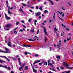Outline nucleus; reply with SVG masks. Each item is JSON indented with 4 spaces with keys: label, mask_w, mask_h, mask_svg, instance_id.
<instances>
[{
    "label": "nucleus",
    "mask_w": 73,
    "mask_h": 73,
    "mask_svg": "<svg viewBox=\"0 0 73 73\" xmlns=\"http://www.w3.org/2000/svg\"><path fill=\"white\" fill-rule=\"evenodd\" d=\"M0 67H2V68H4V66L3 65L0 64Z\"/></svg>",
    "instance_id": "42"
},
{
    "label": "nucleus",
    "mask_w": 73,
    "mask_h": 73,
    "mask_svg": "<svg viewBox=\"0 0 73 73\" xmlns=\"http://www.w3.org/2000/svg\"><path fill=\"white\" fill-rule=\"evenodd\" d=\"M0 62L1 63H5V61L3 60H1L0 59Z\"/></svg>",
    "instance_id": "10"
},
{
    "label": "nucleus",
    "mask_w": 73,
    "mask_h": 73,
    "mask_svg": "<svg viewBox=\"0 0 73 73\" xmlns=\"http://www.w3.org/2000/svg\"><path fill=\"white\" fill-rule=\"evenodd\" d=\"M19 22H17L16 24V25H19Z\"/></svg>",
    "instance_id": "43"
},
{
    "label": "nucleus",
    "mask_w": 73,
    "mask_h": 73,
    "mask_svg": "<svg viewBox=\"0 0 73 73\" xmlns=\"http://www.w3.org/2000/svg\"><path fill=\"white\" fill-rule=\"evenodd\" d=\"M50 51H51V50H52V47H50Z\"/></svg>",
    "instance_id": "54"
},
{
    "label": "nucleus",
    "mask_w": 73,
    "mask_h": 73,
    "mask_svg": "<svg viewBox=\"0 0 73 73\" xmlns=\"http://www.w3.org/2000/svg\"><path fill=\"white\" fill-rule=\"evenodd\" d=\"M33 71L34 72L36 73V72H37V70H35V68H34L33 69Z\"/></svg>",
    "instance_id": "20"
},
{
    "label": "nucleus",
    "mask_w": 73,
    "mask_h": 73,
    "mask_svg": "<svg viewBox=\"0 0 73 73\" xmlns=\"http://www.w3.org/2000/svg\"><path fill=\"white\" fill-rule=\"evenodd\" d=\"M57 68L58 70H59V71H60V68H59V67H57Z\"/></svg>",
    "instance_id": "46"
},
{
    "label": "nucleus",
    "mask_w": 73,
    "mask_h": 73,
    "mask_svg": "<svg viewBox=\"0 0 73 73\" xmlns=\"http://www.w3.org/2000/svg\"><path fill=\"white\" fill-rule=\"evenodd\" d=\"M23 32V30L22 29H20V31H19V32Z\"/></svg>",
    "instance_id": "53"
},
{
    "label": "nucleus",
    "mask_w": 73,
    "mask_h": 73,
    "mask_svg": "<svg viewBox=\"0 0 73 73\" xmlns=\"http://www.w3.org/2000/svg\"><path fill=\"white\" fill-rule=\"evenodd\" d=\"M4 68H5V69H8V67H7V66L6 65H5L4 66Z\"/></svg>",
    "instance_id": "21"
},
{
    "label": "nucleus",
    "mask_w": 73,
    "mask_h": 73,
    "mask_svg": "<svg viewBox=\"0 0 73 73\" xmlns=\"http://www.w3.org/2000/svg\"><path fill=\"white\" fill-rule=\"evenodd\" d=\"M32 20V19H30L29 20V23H31V20Z\"/></svg>",
    "instance_id": "35"
},
{
    "label": "nucleus",
    "mask_w": 73,
    "mask_h": 73,
    "mask_svg": "<svg viewBox=\"0 0 73 73\" xmlns=\"http://www.w3.org/2000/svg\"><path fill=\"white\" fill-rule=\"evenodd\" d=\"M29 11L30 12H33V11H32V10H29Z\"/></svg>",
    "instance_id": "52"
},
{
    "label": "nucleus",
    "mask_w": 73,
    "mask_h": 73,
    "mask_svg": "<svg viewBox=\"0 0 73 73\" xmlns=\"http://www.w3.org/2000/svg\"><path fill=\"white\" fill-rule=\"evenodd\" d=\"M54 31H57V29L55 27L54 28Z\"/></svg>",
    "instance_id": "34"
},
{
    "label": "nucleus",
    "mask_w": 73,
    "mask_h": 73,
    "mask_svg": "<svg viewBox=\"0 0 73 73\" xmlns=\"http://www.w3.org/2000/svg\"><path fill=\"white\" fill-rule=\"evenodd\" d=\"M11 26V25L10 24H8L6 26V27H10Z\"/></svg>",
    "instance_id": "11"
},
{
    "label": "nucleus",
    "mask_w": 73,
    "mask_h": 73,
    "mask_svg": "<svg viewBox=\"0 0 73 73\" xmlns=\"http://www.w3.org/2000/svg\"><path fill=\"white\" fill-rule=\"evenodd\" d=\"M28 54V52H25V55H27V54Z\"/></svg>",
    "instance_id": "50"
},
{
    "label": "nucleus",
    "mask_w": 73,
    "mask_h": 73,
    "mask_svg": "<svg viewBox=\"0 0 73 73\" xmlns=\"http://www.w3.org/2000/svg\"><path fill=\"white\" fill-rule=\"evenodd\" d=\"M23 45L24 47H26V46L27 47V45L26 44H23Z\"/></svg>",
    "instance_id": "45"
},
{
    "label": "nucleus",
    "mask_w": 73,
    "mask_h": 73,
    "mask_svg": "<svg viewBox=\"0 0 73 73\" xmlns=\"http://www.w3.org/2000/svg\"><path fill=\"white\" fill-rule=\"evenodd\" d=\"M47 39H48V38H46L44 40V41L45 42H46V40H47Z\"/></svg>",
    "instance_id": "41"
},
{
    "label": "nucleus",
    "mask_w": 73,
    "mask_h": 73,
    "mask_svg": "<svg viewBox=\"0 0 73 73\" xmlns=\"http://www.w3.org/2000/svg\"><path fill=\"white\" fill-rule=\"evenodd\" d=\"M41 15V12H38L36 13L35 15V16H40Z\"/></svg>",
    "instance_id": "7"
},
{
    "label": "nucleus",
    "mask_w": 73,
    "mask_h": 73,
    "mask_svg": "<svg viewBox=\"0 0 73 73\" xmlns=\"http://www.w3.org/2000/svg\"><path fill=\"white\" fill-rule=\"evenodd\" d=\"M18 28V27H17V28H15V29H14V30H16V29H17Z\"/></svg>",
    "instance_id": "62"
},
{
    "label": "nucleus",
    "mask_w": 73,
    "mask_h": 73,
    "mask_svg": "<svg viewBox=\"0 0 73 73\" xmlns=\"http://www.w3.org/2000/svg\"><path fill=\"white\" fill-rule=\"evenodd\" d=\"M31 9H34V7H31Z\"/></svg>",
    "instance_id": "59"
},
{
    "label": "nucleus",
    "mask_w": 73,
    "mask_h": 73,
    "mask_svg": "<svg viewBox=\"0 0 73 73\" xmlns=\"http://www.w3.org/2000/svg\"><path fill=\"white\" fill-rule=\"evenodd\" d=\"M60 69H63V70L64 69V68L62 67H61Z\"/></svg>",
    "instance_id": "56"
},
{
    "label": "nucleus",
    "mask_w": 73,
    "mask_h": 73,
    "mask_svg": "<svg viewBox=\"0 0 73 73\" xmlns=\"http://www.w3.org/2000/svg\"><path fill=\"white\" fill-rule=\"evenodd\" d=\"M24 68H22V67L21 66V67H19V70H20V71H21V69H23Z\"/></svg>",
    "instance_id": "18"
},
{
    "label": "nucleus",
    "mask_w": 73,
    "mask_h": 73,
    "mask_svg": "<svg viewBox=\"0 0 73 73\" xmlns=\"http://www.w3.org/2000/svg\"><path fill=\"white\" fill-rule=\"evenodd\" d=\"M48 13V11L46 10H45L44 11V13Z\"/></svg>",
    "instance_id": "13"
},
{
    "label": "nucleus",
    "mask_w": 73,
    "mask_h": 73,
    "mask_svg": "<svg viewBox=\"0 0 73 73\" xmlns=\"http://www.w3.org/2000/svg\"><path fill=\"white\" fill-rule=\"evenodd\" d=\"M27 47H31V46L30 45H27Z\"/></svg>",
    "instance_id": "40"
},
{
    "label": "nucleus",
    "mask_w": 73,
    "mask_h": 73,
    "mask_svg": "<svg viewBox=\"0 0 73 73\" xmlns=\"http://www.w3.org/2000/svg\"><path fill=\"white\" fill-rule=\"evenodd\" d=\"M28 66H25V70H28Z\"/></svg>",
    "instance_id": "16"
},
{
    "label": "nucleus",
    "mask_w": 73,
    "mask_h": 73,
    "mask_svg": "<svg viewBox=\"0 0 73 73\" xmlns=\"http://www.w3.org/2000/svg\"><path fill=\"white\" fill-rule=\"evenodd\" d=\"M48 64V63H47V62H44V64L45 65H46V66Z\"/></svg>",
    "instance_id": "26"
},
{
    "label": "nucleus",
    "mask_w": 73,
    "mask_h": 73,
    "mask_svg": "<svg viewBox=\"0 0 73 73\" xmlns=\"http://www.w3.org/2000/svg\"><path fill=\"white\" fill-rule=\"evenodd\" d=\"M9 41L7 43V45L11 47V46H12V45H11V39L10 38H9Z\"/></svg>",
    "instance_id": "1"
},
{
    "label": "nucleus",
    "mask_w": 73,
    "mask_h": 73,
    "mask_svg": "<svg viewBox=\"0 0 73 73\" xmlns=\"http://www.w3.org/2000/svg\"><path fill=\"white\" fill-rule=\"evenodd\" d=\"M5 50H6V51H7V52H8V51H9V49H7V48L5 47Z\"/></svg>",
    "instance_id": "27"
},
{
    "label": "nucleus",
    "mask_w": 73,
    "mask_h": 73,
    "mask_svg": "<svg viewBox=\"0 0 73 73\" xmlns=\"http://www.w3.org/2000/svg\"><path fill=\"white\" fill-rule=\"evenodd\" d=\"M63 65H64V66H66V68L67 67H69V65L67 64V63H66V62H64L63 64Z\"/></svg>",
    "instance_id": "2"
},
{
    "label": "nucleus",
    "mask_w": 73,
    "mask_h": 73,
    "mask_svg": "<svg viewBox=\"0 0 73 73\" xmlns=\"http://www.w3.org/2000/svg\"><path fill=\"white\" fill-rule=\"evenodd\" d=\"M3 57H4L5 59H7V57L5 56H3Z\"/></svg>",
    "instance_id": "51"
},
{
    "label": "nucleus",
    "mask_w": 73,
    "mask_h": 73,
    "mask_svg": "<svg viewBox=\"0 0 73 73\" xmlns=\"http://www.w3.org/2000/svg\"><path fill=\"white\" fill-rule=\"evenodd\" d=\"M25 64L24 63H23L22 64V65L21 66L22 68H24V66H25Z\"/></svg>",
    "instance_id": "14"
},
{
    "label": "nucleus",
    "mask_w": 73,
    "mask_h": 73,
    "mask_svg": "<svg viewBox=\"0 0 73 73\" xmlns=\"http://www.w3.org/2000/svg\"><path fill=\"white\" fill-rule=\"evenodd\" d=\"M31 32L34 33V32H35V31L34 30H31Z\"/></svg>",
    "instance_id": "22"
},
{
    "label": "nucleus",
    "mask_w": 73,
    "mask_h": 73,
    "mask_svg": "<svg viewBox=\"0 0 73 73\" xmlns=\"http://www.w3.org/2000/svg\"><path fill=\"white\" fill-rule=\"evenodd\" d=\"M19 10L20 11H21V12H22L23 13H24V11H23V10H22V9H19Z\"/></svg>",
    "instance_id": "28"
},
{
    "label": "nucleus",
    "mask_w": 73,
    "mask_h": 73,
    "mask_svg": "<svg viewBox=\"0 0 73 73\" xmlns=\"http://www.w3.org/2000/svg\"><path fill=\"white\" fill-rule=\"evenodd\" d=\"M5 51H3V50H0V52H1L2 53H5Z\"/></svg>",
    "instance_id": "15"
},
{
    "label": "nucleus",
    "mask_w": 73,
    "mask_h": 73,
    "mask_svg": "<svg viewBox=\"0 0 73 73\" xmlns=\"http://www.w3.org/2000/svg\"><path fill=\"white\" fill-rule=\"evenodd\" d=\"M71 38L70 37V38H67V41H69V40H70V39Z\"/></svg>",
    "instance_id": "38"
},
{
    "label": "nucleus",
    "mask_w": 73,
    "mask_h": 73,
    "mask_svg": "<svg viewBox=\"0 0 73 73\" xmlns=\"http://www.w3.org/2000/svg\"><path fill=\"white\" fill-rule=\"evenodd\" d=\"M38 62H40V60H36V61L34 62V63H33V64L35 65L36 63H38Z\"/></svg>",
    "instance_id": "8"
},
{
    "label": "nucleus",
    "mask_w": 73,
    "mask_h": 73,
    "mask_svg": "<svg viewBox=\"0 0 73 73\" xmlns=\"http://www.w3.org/2000/svg\"><path fill=\"white\" fill-rule=\"evenodd\" d=\"M62 27H64V28H66V27H65V25H64L63 24H62Z\"/></svg>",
    "instance_id": "47"
},
{
    "label": "nucleus",
    "mask_w": 73,
    "mask_h": 73,
    "mask_svg": "<svg viewBox=\"0 0 73 73\" xmlns=\"http://www.w3.org/2000/svg\"><path fill=\"white\" fill-rule=\"evenodd\" d=\"M43 28H44V32L45 34V35H48V33H47L46 32V29L45 28V27H43Z\"/></svg>",
    "instance_id": "6"
},
{
    "label": "nucleus",
    "mask_w": 73,
    "mask_h": 73,
    "mask_svg": "<svg viewBox=\"0 0 73 73\" xmlns=\"http://www.w3.org/2000/svg\"><path fill=\"white\" fill-rule=\"evenodd\" d=\"M48 73H53L52 72H51L50 71H49L48 72Z\"/></svg>",
    "instance_id": "61"
},
{
    "label": "nucleus",
    "mask_w": 73,
    "mask_h": 73,
    "mask_svg": "<svg viewBox=\"0 0 73 73\" xmlns=\"http://www.w3.org/2000/svg\"><path fill=\"white\" fill-rule=\"evenodd\" d=\"M19 64L20 65V66H21V62H20V61H19Z\"/></svg>",
    "instance_id": "37"
},
{
    "label": "nucleus",
    "mask_w": 73,
    "mask_h": 73,
    "mask_svg": "<svg viewBox=\"0 0 73 73\" xmlns=\"http://www.w3.org/2000/svg\"><path fill=\"white\" fill-rule=\"evenodd\" d=\"M8 13L9 15H12V13L9 11H8Z\"/></svg>",
    "instance_id": "19"
},
{
    "label": "nucleus",
    "mask_w": 73,
    "mask_h": 73,
    "mask_svg": "<svg viewBox=\"0 0 73 73\" xmlns=\"http://www.w3.org/2000/svg\"><path fill=\"white\" fill-rule=\"evenodd\" d=\"M5 16L6 17V18L7 19V20H10L11 19V18L10 17H8V16L7 15V14H5Z\"/></svg>",
    "instance_id": "4"
},
{
    "label": "nucleus",
    "mask_w": 73,
    "mask_h": 73,
    "mask_svg": "<svg viewBox=\"0 0 73 73\" xmlns=\"http://www.w3.org/2000/svg\"><path fill=\"white\" fill-rule=\"evenodd\" d=\"M22 26H23V27H24V28H26V27H25V25H22Z\"/></svg>",
    "instance_id": "36"
},
{
    "label": "nucleus",
    "mask_w": 73,
    "mask_h": 73,
    "mask_svg": "<svg viewBox=\"0 0 73 73\" xmlns=\"http://www.w3.org/2000/svg\"><path fill=\"white\" fill-rule=\"evenodd\" d=\"M36 9H38V6H36Z\"/></svg>",
    "instance_id": "49"
},
{
    "label": "nucleus",
    "mask_w": 73,
    "mask_h": 73,
    "mask_svg": "<svg viewBox=\"0 0 73 73\" xmlns=\"http://www.w3.org/2000/svg\"><path fill=\"white\" fill-rule=\"evenodd\" d=\"M57 12L59 13L60 15H61L62 14V17H64V16H65V15H64V14L63 13V12H59L58 11H57Z\"/></svg>",
    "instance_id": "3"
},
{
    "label": "nucleus",
    "mask_w": 73,
    "mask_h": 73,
    "mask_svg": "<svg viewBox=\"0 0 73 73\" xmlns=\"http://www.w3.org/2000/svg\"><path fill=\"white\" fill-rule=\"evenodd\" d=\"M57 46L58 47L59 49H60V46H62V45H61V43H60L59 44H57Z\"/></svg>",
    "instance_id": "5"
},
{
    "label": "nucleus",
    "mask_w": 73,
    "mask_h": 73,
    "mask_svg": "<svg viewBox=\"0 0 73 73\" xmlns=\"http://www.w3.org/2000/svg\"><path fill=\"white\" fill-rule=\"evenodd\" d=\"M29 41H34V40H33L32 39H29Z\"/></svg>",
    "instance_id": "24"
},
{
    "label": "nucleus",
    "mask_w": 73,
    "mask_h": 73,
    "mask_svg": "<svg viewBox=\"0 0 73 73\" xmlns=\"http://www.w3.org/2000/svg\"><path fill=\"white\" fill-rule=\"evenodd\" d=\"M66 30H67V31H69V29H68L67 28H66Z\"/></svg>",
    "instance_id": "60"
},
{
    "label": "nucleus",
    "mask_w": 73,
    "mask_h": 73,
    "mask_svg": "<svg viewBox=\"0 0 73 73\" xmlns=\"http://www.w3.org/2000/svg\"><path fill=\"white\" fill-rule=\"evenodd\" d=\"M8 8V10L9 11V9H11V8H10V6L8 7V6H7Z\"/></svg>",
    "instance_id": "29"
},
{
    "label": "nucleus",
    "mask_w": 73,
    "mask_h": 73,
    "mask_svg": "<svg viewBox=\"0 0 73 73\" xmlns=\"http://www.w3.org/2000/svg\"><path fill=\"white\" fill-rule=\"evenodd\" d=\"M70 70H69L68 71H66V72L65 73H70Z\"/></svg>",
    "instance_id": "33"
},
{
    "label": "nucleus",
    "mask_w": 73,
    "mask_h": 73,
    "mask_svg": "<svg viewBox=\"0 0 73 73\" xmlns=\"http://www.w3.org/2000/svg\"><path fill=\"white\" fill-rule=\"evenodd\" d=\"M62 9H63V10L64 11H65V9H64V8L63 7H62Z\"/></svg>",
    "instance_id": "57"
},
{
    "label": "nucleus",
    "mask_w": 73,
    "mask_h": 73,
    "mask_svg": "<svg viewBox=\"0 0 73 73\" xmlns=\"http://www.w3.org/2000/svg\"><path fill=\"white\" fill-rule=\"evenodd\" d=\"M6 59H7V61H8V62H9V61H10V60H9V59H8V58H7Z\"/></svg>",
    "instance_id": "44"
},
{
    "label": "nucleus",
    "mask_w": 73,
    "mask_h": 73,
    "mask_svg": "<svg viewBox=\"0 0 73 73\" xmlns=\"http://www.w3.org/2000/svg\"><path fill=\"white\" fill-rule=\"evenodd\" d=\"M23 6H26V4H25L23 3Z\"/></svg>",
    "instance_id": "55"
},
{
    "label": "nucleus",
    "mask_w": 73,
    "mask_h": 73,
    "mask_svg": "<svg viewBox=\"0 0 73 73\" xmlns=\"http://www.w3.org/2000/svg\"><path fill=\"white\" fill-rule=\"evenodd\" d=\"M48 62L49 63H50L49 62H50V60H49L48 61Z\"/></svg>",
    "instance_id": "63"
},
{
    "label": "nucleus",
    "mask_w": 73,
    "mask_h": 73,
    "mask_svg": "<svg viewBox=\"0 0 73 73\" xmlns=\"http://www.w3.org/2000/svg\"><path fill=\"white\" fill-rule=\"evenodd\" d=\"M21 22L22 23H24V21L23 20H22L21 21Z\"/></svg>",
    "instance_id": "48"
},
{
    "label": "nucleus",
    "mask_w": 73,
    "mask_h": 73,
    "mask_svg": "<svg viewBox=\"0 0 73 73\" xmlns=\"http://www.w3.org/2000/svg\"><path fill=\"white\" fill-rule=\"evenodd\" d=\"M56 15V14L55 13H54V15L53 16V19H54V20H55V16Z\"/></svg>",
    "instance_id": "30"
},
{
    "label": "nucleus",
    "mask_w": 73,
    "mask_h": 73,
    "mask_svg": "<svg viewBox=\"0 0 73 73\" xmlns=\"http://www.w3.org/2000/svg\"><path fill=\"white\" fill-rule=\"evenodd\" d=\"M48 1H49L51 3L52 5H54V3H53V2L52 1H50V0H48Z\"/></svg>",
    "instance_id": "12"
},
{
    "label": "nucleus",
    "mask_w": 73,
    "mask_h": 73,
    "mask_svg": "<svg viewBox=\"0 0 73 73\" xmlns=\"http://www.w3.org/2000/svg\"><path fill=\"white\" fill-rule=\"evenodd\" d=\"M56 58H58V59H60V56H57L56 57Z\"/></svg>",
    "instance_id": "25"
},
{
    "label": "nucleus",
    "mask_w": 73,
    "mask_h": 73,
    "mask_svg": "<svg viewBox=\"0 0 73 73\" xmlns=\"http://www.w3.org/2000/svg\"><path fill=\"white\" fill-rule=\"evenodd\" d=\"M38 32H39V30H38V31H37V34H38Z\"/></svg>",
    "instance_id": "58"
},
{
    "label": "nucleus",
    "mask_w": 73,
    "mask_h": 73,
    "mask_svg": "<svg viewBox=\"0 0 73 73\" xmlns=\"http://www.w3.org/2000/svg\"><path fill=\"white\" fill-rule=\"evenodd\" d=\"M11 73H14V72H13V71H11Z\"/></svg>",
    "instance_id": "64"
},
{
    "label": "nucleus",
    "mask_w": 73,
    "mask_h": 73,
    "mask_svg": "<svg viewBox=\"0 0 73 73\" xmlns=\"http://www.w3.org/2000/svg\"><path fill=\"white\" fill-rule=\"evenodd\" d=\"M38 54H35V57H38Z\"/></svg>",
    "instance_id": "31"
},
{
    "label": "nucleus",
    "mask_w": 73,
    "mask_h": 73,
    "mask_svg": "<svg viewBox=\"0 0 73 73\" xmlns=\"http://www.w3.org/2000/svg\"><path fill=\"white\" fill-rule=\"evenodd\" d=\"M11 53V52H8V51H5V53Z\"/></svg>",
    "instance_id": "39"
},
{
    "label": "nucleus",
    "mask_w": 73,
    "mask_h": 73,
    "mask_svg": "<svg viewBox=\"0 0 73 73\" xmlns=\"http://www.w3.org/2000/svg\"><path fill=\"white\" fill-rule=\"evenodd\" d=\"M67 68H68V69H72V68H73V67H67Z\"/></svg>",
    "instance_id": "32"
},
{
    "label": "nucleus",
    "mask_w": 73,
    "mask_h": 73,
    "mask_svg": "<svg viewBox=\"0 0 73 73\" xmlns=\"http://www.w3.org/2000/svg\"><path fill=\"white\" fill-rule=\"evenodd\" d=\"M11 58H12L13 60H14L15 61H16V58H13V57H11Z\"/></svg>",
    "instance_id": "23"
},
{
    "label": "nucleus",
    "mask_w": 73,
    "mask_h": 73,
    "mask_svg": "<svg viewBox=\"0 0 73 73\" xmlns=\"http://www.w3.org/2000/svg\"><path fill=\"white\" fill-rule=\"evenodd\" d=\"M50 65L51 67L52 68L53 67V64H52V63H48V65Z\"/></svg>",
    "instance_id": "9"
},
{
    "label": "nucleus",
    "mask_w": 73,
    "mask_h": 73,
    "mask_svg": "<svg viewBox=\"0 0 73 73\" xmlns=\"http://www.w3.org/2000/svg\"><path fill=\"white\" fill-rule=\"evenodd\" d=\"M43 6L40 7L39 8V9L40 10V11H42V8H43Z\"/></svg>",
    "instance_id": "17"
}]
</instances>
